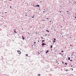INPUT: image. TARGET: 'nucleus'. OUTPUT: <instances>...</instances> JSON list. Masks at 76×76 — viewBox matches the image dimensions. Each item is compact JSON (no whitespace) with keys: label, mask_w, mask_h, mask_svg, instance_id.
<instances>
[{"label":"nucleus","mask_w":76,"mask_h":76,"mask_svg":"<svg viewBox=\"0 0 76 76\" xmlns=\"http://www.w3.org/2000/svg\"><path fill=\"white\" fill-rule=\"evenodd\" d=\"M22 30H23V28H22Z\"/></svg>","instance_id":"obj_38"},{"label":"nucleus","mask_w":76,"mask_h":76,"mask_svg":"<svg viewBox=\"0 0 76 76\" xmlns=\"http://www.w3.org/2000/svg\"><path fill=\"white\" fill-rule=\"evenodd\" d=\"M65 64H66V65H67V64L66 63H65Z\"/></svg>","instance_id":"obj_12"},{"label":"nucleus","mask_w":76,"mask_h":76,"mask_svg":"<svg viewBox=\"0 0 76 76\" xmlns=\"http://www.w3.org/2000/svg\"><path fill=\"white\" fill-rule=\"evenodd\" d=\"M74 3H76V2H74Z\"/></svg>","instance_id":"obj_40"},{"label":"nucleus","mask_w":76,"mask_h":76,"mask_svg":"<svg viewBox=\"0 0 76 76\" xmlns=\"http://www.w3.org/2000/svg\"><path fill=\"white\" fill-rule=\"evenodd\" d=\"M51 48H52V47H53V45H51L50 46Z\"/></svg>","instance_id":"obj_7"},{"label":"nucleus","mask_w":76,"mask_h":76,"mask_svg":"<svg viewBox=\"0 0 76 76\" xmlns=\"http://www.w3.org/2000/svg\"><path fill=\"white\" fill-rule=\"evenodd\" d=\"M10 0V1H12V0Z\"/></svg>","instance_id":"obj_42"},{"label":"nucleus","mask_w":76,"mask_h":76,"mask_svg":"<svg viewBox=\"0 0 76 76\" xmlns=\"http://www.w3.org/2000/svg\"><path fill=\"white\" fill-rule=\"evenodd\" d=\"M75 15H76V14H75Z\"/></svg>","instance_id":"obj_43"},{"label":"nucleus","mask_w":76,"mask_h":76,"mask_svg":"<svg viewBox=\"0 0 76 76\" xmlns=\"http://www.w3.org/2000/svg\"><path fill=\"white\" fill-rule=\"evenodd\" d=\"M72 70H73V69H72Z\"/></svg>","instance_id":"obj_24"},{"label":"nucleus","mask_w":76,"mask_h":76,"mask_svg":"<svg viewBox=\"0 0 76 76\" xmlns=\"http://www.w3.org/2000/svg\"><path fill=\"white\" fill-rule=\"evenodd\" d=\"M75 18H76V16L75 17Z\"/></svg>","instance_id":"obj_33"},{"label":"nucleus","mask_w":76,"mask_h":76,"mask_svg":"<svg viewBox=\"0 0 76 76\" xmlns=\"http://www.w3.org/2000/svg\"><path fill=\"white\" fill-rule=\"evenodd\" d=\"M14 32L15 33H17V32H16V31H14Z\"/></svg>","instance_id":"obj_10"},{"label":"nucleus","mask_w":76,"mask_h":76,"mask_svg":"<svg viewBox=\"0 0 76 76\" xmlns=\"http://www.w3.org/2000/svg\"><path fill=\"white\" fill-rule=\"evenodd\" d=\"M59 54H61L62 56H63V55L62 54H61V53H59Z\"/></svg>","instance_id":"obj_8"},{"label":"nucleus","mask_w":76,"mask_h":76,"mask_svg":"<svg viewBox=\"0 0 76 76\" xmlns=\"http://www.w3.org/2000/svg\"><path fill=\"white\" fill-rule=\"evenodd\" d=\"M53 39H54V40H55H55H56V39L54 38Z\"/></svg>","instance_id":"obj_18"},{"label":"nucleus","mask_w":76,"mask_h":76,"mask_svg":"<svg viewBox=\"0 0 76 76\" xmlns=\"http://www.w3.org/2000/svg\"><path fill=\"white\" fill-rule=\"evenodd\" d=\"M46 44H45V43H42V45L43 46H44V45H45Z\"/></svg>","instance_id":"obj_2"},{"label":"nucleus","mask_w":76,"mask_h":76,"mask_svg":"<svg viewBox=\"0 0 76 76\" xmlns=\"http://www.w3.org/2000/svg\"><path fill=\"white\" fill-rule=\"evenodd\" d=\"M40 75H41V74H38V75H39V76H40Z\"/></svg>","instance_id":"obj_13"},{"label":"nucleus","mask_w":76,"mask_h":76,"mask_svg":"<svg viewBox=\"0 0 76 76\" xmlns=\"http://www.w3.org/2000/svg\"><path fill=\"white\" fill-rule=\"evenodd\" d=\"M28 56V54H26V56Z\"/></svg>","instance_id":"obj_14"},{"label":"nucleus","mask_w":76,"mask_h":76,"mask_svg":"<svg viewBox=\"0 0 76 76\" xmlns=\"http://www.w3.org/2000/svg\"><path fill=\"white\" fill-rule=\"evenodd\" d=\"M50 22H51V21H50Z\"/></svg>","instance_id":"obj_47"},{"label":"nucleus","mask_w":76,"mask_h":76,"mask_svg":"<svg viewBox=\"0 0 76 76\" xmlns=\"http://www.w3.org/2000/svg\"><path fill=\"white\" fill-rule=\"evenodd\" d=\"M46 54L47 53V52H46Z\"/></svg>","instance_id":"obj_30"},{"label":"nucleus","mask_w":76,"mask_h":76,"mask_svg":"<svg viewBox=\"0 0 76 76\" xmlns=\"http://www.w3.org/2000/svg\"><path fill=\"white\" fill-rule=\"evenodd\" d=\"M68 71V69H67L66 70V72H67V71Z\"/></svg>","instance_id":"obj_19"},{"label":"nucleus","mask_w":76,"mask_h":76,"mask_svg":"<svg viewBox=\"0 0 76 76\" xmlns=\"http://www.w3.org/2000/svg\"><path fill=\"white\" fill-rule=\"evenodd\" d=\"M47 19H48V18H47Z\"/></svg>","instance_id":"obj_31"},{"label":"nucleus","mask_w":76,"mask_h":76,"mask_svg":"<svg viewBox=\"0 0 76 76\" xmlns=\"http://www.w3.org/2000/svg\"><path fill=\"white\" fill-rule=\"evenodd\" d=\"M34 18V16H33V17H32V18Z\"/></svg>","instance_id":"obj_23"},{"label":"nucleus","mask_w":76,"mask_h":76,"mask_svg":"<svg viewBox=\"0 0 76 76\" xmlns=\"http://www.w3.org/2000/svg\"><path fill=\"white\" fill-rule=\"evenodd\" d=\"M70 38H71V37H70Z\"/></svg>","instance_id":"obj_48"},{"label":"nucleus","mask_w":76,"mask_h":76,"mask_svg":"<svg viewBox=\"0 0 76 76\" xmlns=\"http://www.w3.org/2000/svg\"><path fill=\"white\" fill-rule=\"evenodd\" d=\"M28 34H30V33L29 32H28Z\"/></svg>","instance_id":"obj_20"},{"label":"nucleus","mask_w":76,"mask_h":76,"mask_svg":"<svg viewBox=\"0 0 76 76\" xmlns=\"http://www.w3.org/2000/svg\"><path fill=\"white\" fill-rule=\"evenodd\" d=\"M70 57H69L68 58V59L69 60H70Z\"/></svg>","instance_id":"obj_9"},{"label":"nucleus","mask_w":76,"mask_h":76,"mask_svg":"<svg viewBox=\"0 0 76 76\" xmlns=\"http://www.w3.org/2000/svg\"><path fill=\"white\" fill-rule=\"evenodd\" d=\"M34 44H36V42H34Z\"/></svg>","instance_id":"obj_16"},{"label":"nucleus","mask_w":76,"mask_h":76,"mask_svg":"<svg viewBox=\"0 0 76 76\" xmlns=\"http://www.w3.org/2000/svg\"><path fill=\"white\" fill-rule=\"evenodd\" d=\"M14 31H16V29H15Z\"/></svg>","instance_id":"obj_27"},{"label":"nucleus","mask_w":76,"mask_h":76,"mask_svg":"<svg viewBox=\"0 0 76 76\" xmlns=\"http://www.w3.org/2000/svg\"><path fill=\"white\" fill-rule=\"evenodd\" d=\"M26 16H27V15L26 14Z\"/></svg>","instance_id":"obj_22"},{"label":"nucleus","mask_w":76,"mask_h":76,"mask_svg":"<svg viewBox=\"0 0 76 76\" xmlns=\"http://www.w3.org/2000/svg\"><path fill=\"white\" fill-rule=\"evenodd\" d=\"M22 39H23V40L25 39V38H24L23 37V36H22Z\"/></svg>","instance_id":"obj_3"},{"label":"nucleus","mask_w":76,"mask_h":76,"mask_svg":"<svg viewBox=\"0 0 76 76\" xmlns=\"http://www.w3.org/2000/svg\"><path fill=\"white\" fill-rule=\"evenodd\" d=\"M44 41H45V40H42V43H43Z\"/></svg>","instance_id":"obj_6"},{"label":"nucleus","mask_w":76,"mask_h":76,"mask_svg":"<svg viewBox=\"0 0 76 76\" xmlns=\"http://www.w3.org/2000/svg\"><path fill=\"white\" fill-rule=\"evenodd\" d=\"M34 16H35V15H33V17Z\"/></svg>","instance_id":"obj_32"},{"label":"nucleus","mask_w":76,"mask_h":76,"mask_svg":"<svg viewBox=\"0 0 76 76\" xmlns=\"http://www.w3.org/2000/svg\"><path fill=\"white\" fill-rule=\"evenodd\" d=\"M46 31H47L48 32H49V31H48V30H47Z\"/></svg>","instance_id":"obj_11"},{"label":"nucleus","mask_w":76,"mask_h":76,"mask_svg":"<svg viewBox=\"0 0 76 76\" xmlns=\"http://www.w3.org/2000/svg\"><path fill=\"white\" fill-rule=\"evenodd\" d=\"M43 12H44V11Z\"/></svg>","instance_id":"obj_46"},{"label":"nucleus","mask_w":76,"mask_h":76,"mask_svg":"<svg viewBox=\"0 0 76 76\" xmlns=\"http://www.w3.org/2000/svg\"><path fill=\"white\" fill-rule=\"evenodd\" d=\"M40 2H42V1H41Z\"/></svg>","instance_id":"obj_39"},{"label":"nucleus","mask_w":76,"mask_h":76,"mask_svg":"<svg viewBox=\"0 0 76 76\" xmlns=\"http://www.w3.org/2000/svg\"><path fill=\"white\" fill-rule=\"evenodd\" d=\"M12 7V6L10 7V8H11Z\"/></svg>","instance_id":"obj_25"},{"label":"nucleus","mask_w":76,"mask_h":76,"mask_svg":"<svg viewBox=\"0 0 76 76\" xmlns=\"http://www.w3.org/2000/svg\"><path fill=\"white\" fill-rule=\"evenodd\" d=\"M53 42H56V41H55V40H53Z\"/></svg>","instance_id":"obj_5"},{"label":"nucleus","mask_w":76,"mask_h":76,"mask_svg":"<svg viewBox=\"0 0 76 76\" xmlns=\"http://www.w3.org/2000/svg\"><path fill=\"white\" fill-rule=\"evenodd\" d=\"M41 38H42V39H43V38H42V37Z\"/></svg>","instance_id":"obj_26"},{"label":"nucleus","mask_w":76,"mask_h":76,"mask_svg":"<svg viewBox=\"0 0 76 76\" xmlns=\"http://www.w3.org/2000/svg\"><path fill=\"white\" fill-rule=\"evenodd\" d=\"M67 12H69V11H67Z\"/></svg>","instance_id":"obj_34"},{"label":"nucleus","mask_w":76,"mask_h":76,"mask_svg":"<svg viewBox=\"0 0 76 76\" xmlns=\"http://www.w3.org/2000/svg\"><path fill=\"white\" fill-rule=\"evenodd\" d=\"M45 35V36L47 35V34H46Z\"/></svg>","instance_id":"obj_28"},{"label":"nucleus","mask_w":76,"mask_h":76,"mask_svg":"<svg viewBox=\"0 0 76 76\" xmlns=\"http://www.w3.org/2000/svg\"><path fill=\"white\" fill-rule=\"evenodd\" d=\"M63 52H64V51H63V50L61 51L62 53H63Z\"/></svg>","instance_id":"obj_15"},{"label":"nucleus","mask_w":76,"mask_h":76,"mask_svg":"<svg viewBox=\"0 0 76 76\" xmlns=\"http://www.w3.org/2000/svg\"><path fill=\"white\" fill-rule=\"evenodd\" d=\"M46 52H48V50H47V51H46Z\"/></svg>","instance_id":"obj_21"},{"label":"nucleus","mask_w":76,"mask_h":76,"mask_svg":"<svg viewBox=\"0 0 76 76\" xmlns=\"http://www.w3.org/2000/svg\"><path fill=\"white\" fill-rule=\"evenodd\" d=\"M17 52H19L18 54H20L21 53V52H20V51H19V50L17 51Z\"/></svg>","instance_id":"obj_1"},{"label":"nucleus","mask_w":76,"mask_h":76,"mask_svg":"<svg viewBox=\"0 0 76 76\" xmlns=\"http://www.w3.org/2000/svg\"><path fill=\"white\" fill-rule=\"evenodd\" d=\"M39 54H40V53H39Z\"/></svg>","instance_id":"obj_37"},{"label":"nucleus","mask_w":76,"mask_h":76,"mask_svg":"<svg viewBox=\"0 0 76 76\" xmlns=\"http://www.w3.org/2000/svg\"><path fill=\"white\" fill-rule=\"evenodd\" d=\"M7 50H6V51H7Z\"/></svg>","instance_id":"obj_45"},{"label":"nucleus","mask_w":76,"mask_h":76,"mask_svg":"<svg viewBox=\"0 0 76 76\" xmlns=\"http://www.w3.org/2000/svg\"><path fill=\"white\" fill-rule=\"evenodd\" d=\"M38 42H39V40L38 41Z\"/></svg>","instance_id":"obj_29"},{"label":"nucleus","mask_w":76,"mask_h":76,"mask_svg":"<svg viewBox=\"0 0 76 76\" xmlns=\"http://www.w3.org/2000/svg\"><path fill=\"white\" fill-rule=\"evenodd\" d=\"M44 39H45V38H44Z\"/></svg>","instance_id":"obj_44"},{"label":"nucleus","mask_w":76,"mask_h":76,"mask_svg":"<svg viewBox=\"0 0 76 76\" xmlns=\"http://www.w3.org/2000/svg\"><path fill=\"white\" fill-rule=\"evenodd\" d=\"M7 13V12H5V13Z\"/></svg>","instance_id":"obj_36"},{"label":"nucleus","mask_w":76,"mask_h":76,"mask_svg":"<svg viewBox=\"0 0 76 76\" xmlns=\"http://www.w3.org/2000/svg\"><path fill=\"white\" fill-rule=\"evenodd\" d=\"M39 5H36V7H39Z\"/></svg>","instance_id":"obj_4"},{"label":"nucleus","mask_w":76,"mask_h":76,"mask_svg":"<svg viewBox=\"0 0 76 76\" xmlns=\"http://www.w3.org/2000/svg\"><path fill=\"white\" fill-rule=\"evenodd\" d=\"M73 66H71V67H72Z\"/></svg>","instance_id":"obj_35"},{"label":"nucleus","mask_w":76,"mask_h":76,"mask_svg":"<svg viewBox=\"0 0 76 76\" xmlns=\"http://www.w3.org/2000/svg\"><path fill=\"white\" fill-rule=\"evenodd\" d=\"M60 12H61V11H60Z\"/></svg>","instance_id":"obj_41"},{"label":"nucleus","mask_w":76,"mask_h":76,"mask_svg":"<svg viewBox=\"0 0 76 76\" xmlns=\"http://www.w3.org/2000/svg\"><path fill=\"white\" fill-rule=\"evenodd\" d=\"M70 61H73V60H70Z\"/></svg>","instance_id":"obj_17"}]
</instances>
